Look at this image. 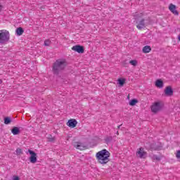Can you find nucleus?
I'll list each match as a JSON object with an SVG mask.
<instances>
[{"mask_svg":"<svg viewBox=\"0 0 180 180\" xmlns=\"http://www.w3.org/2000/svg\"><path fill=\"white\" fill-rule=\"evenodd\" d=\"M129 64H131V65H134V67H136V65H137V60H130Z\"/></svg>","mask_w":180,"mask_h":180,"instance_id":"5701e85b","label":"nucleus"},{"mask_svg":"<svg viewBox=\"0 0 180 180\" xmlns=\"http://www.w3.org/2000/svg\"><path fill=\"white\" fill-rule=\"evenodd\" d=\"M72 50L76 51V53H79V54H83L85 51V48L81 45H75L72 47Z\"/></svg>","mask_w":180,"mask_h":180,"instance_id":"0eeeda50","label":"nucleus"},{"mask_svg":"<svg viewBox=\"0 0 180 180\" xmlns=\"http://www.w3.org/2000/svg\"><path fill=\"white\" fill-rule=\"evenodd\" d=\"M77 124H78V122L75 119H70L67 122V126L70 127L71 129H74V127H77Z\"/></svg>","mask_w":180,"mask_h":180,"instance_id":"1a4fd4ad","label":"nucleus"},{"mask_svg":"<svg viewBox=\"0 0 180 180\" xmlns=\"http://www.w3.org/2000/svg\"><path fill=\"white\" fill-rule=\"evenodd\" d=\"M12 123V119L10 117H4V124H11Z\"/></svg>","mask_w":180,"mask_h":180,"instance_id":"a211bd4d","label":"nucleus"},{"mask_svg":"<svg viewBox=\"0 0 180 180\" xmlns=\"http://www.w3.org/2000/svg\"><path fill=\"white\" fill-rule=\"evenodd\" d=\"M11 39L9 31L6 30H0V44L8 43Z\"/></svg>","mask_w":180,"mask_h":180,"instance_id":"7ed1b4c3","label":"nucleus"},{"mask_svg":"<svg viewBox=\"0 0 180 180\" xmlns=\"http://www.w3.org/2000/svg\"><path fill=\"white\" fill-rule=\"evenodd\" d=\"M176 157L180 160V150L176 151Z\"/></svg>","mask_w":180,"mask_h":180,"instance_id":"bb28decb","label":"nucleus"},{"mask_svg":"<svg viewBox=\"0 0 180 180\" xmlns=\"http://www.w3.org/2000/svg\"><path fill=\"white\" fill-rule=\"evenodd\" d=\"M74 147L77 148V150H86V146H85L84 143L81 142H75L73 143Z\"/></svg>","mask_w":180,"mask_h":180,"instance_id":"9d476101","label":"nucleus"},{"mask_svg":"<svg viewBox=\"0 0 180 180\" xmlns=\"http://www.w3.org/2000/svg\"><path fill=\"white\" fill-rule=\"evenodd\" d=\"M143 53H147L151 51V46L146 45L142 49Z\"/></svg>","mask_w":180,"mask_h":180,"instance_id":"f3484780","label":"nucleus"},{"mask_svg":"<svg viewBox=\"0 0 180 180\" xmlns=\"http://www.w3.org/2000/svg\"><path fill=\"white\" fill-rule=\"evenodd\" d=\"M96 157L100 164L103 165L108 164L109 162V157H110V153L106 149H103L102 150L98 152L96 154Z\"/></svg>","mask_w":180,"mask_h":180,"instance_id":"f03ea898","label":"nucleus"},{"mask_svg":"<svg viewBox=\"0 0 180 180\" xmlns=\"http://www.w3.org/2000/svg\"><path fill=\"white\" fill-rule=\"evenodd\" d=\"M155 86H157V88H163L164 87V82L162 80H161V79H158L155 81Z\"/></svg>","mask_w":180,"mask_h":180,"instance_id":"4468645a","label":"nucleus"},{"mask_svg":"<svg viewBox=\"0 0 180 180\" xmlns=\"http://www.w3.org/2000/svg\"><path fill=\"white\" fill-rule=\"evenodd\" d=\"M28 153L31 155L30 157V162L32 164H36L37 162V154L30 149L28 150Z\"/></svg>","mask_w":180,"mask_h":180,"instance_id":"423d86ee","label":"nucleus"},{"mask_svg":"<svg viewBox=\"0 0 180 180\" xmlns=\"http://www.w3.org/2000/svg\"><path fill=\"white\" fill-rule=\"evenodd\" d=\"M117 136H119V131H117Z\"/></svg>","mask_w":180,"mask_h":180,"instance_id":"2f4dec72","label":"nucleus"},{"mask_svg":"<svg viewBox=\"0 0 180 180\" xmlns=\"http://www.w3.org/2000/svg\"><path fill=\"white\" fill-rule=\"evenodd\" d=\"M15 32L17 36H22V34L25 33V30H23V28H22L21 27H19L16 29Z\"/></svg>","mask_w":180,"mask_h":180,"instance_id":"dca6fc26","label":"nucleus"},{"mask_svg":"<svg viewBox=\"0 0 180 180\" xmlns=\"http://www.w3.org/2000/svg\"><path fill=\"white\" fill-rule=\"evenodd\" d=\"M139 101L136 98H134L129 101L130 106H135L136 103H138Z\"/></svg>","mask_w":180,"mask_h":180,"instance_id":"aec40b11","label":"nucleus"},{"mask_svg":"<svg viewBox=\"0 0 180 180\" xmlns=\"http://www.w3.org/2000/svg\"><path fill=\"white\" fill-rule=\"evenodd\" d=\"M150 109L153 113H157L158 112H160L161 109H162V105H161V102H155L150 107Z\"/></svg>","mask_w":180,"mask_h":180,"instance_id":"39448f33","label":"nucleus"},{"mask_svg":"<svg viewBox=\"0 0 180 180\" xmlns=\"http://www.w3.org/2000/svg\"><path fill=\"white\" fill-rule=\"evenodd\" d=\"M136 155L139 158H146L147 155V152L144 151V148L143 147H141L138 149L136 152Z\"/></svg>","mask_w":180,"mask_h":180,"instance_id":"6e6552de","label":"nucleus"},{"mask_svg":"<svg viewBox=\"0 0 180 180\" xmlns=\"http://www.w3.org/2000/svg\"><path fill=\"white\" fill-rule=\"evenodd\" d=\"M44 46H50V44H51V41H50V39H46L44 41Z\"/></svg>","mask_w":180,"mask_h":180,"instance_id":"4be33fe9","label":"nucleus"},{"mask_svg":"<svg viewBox=\"0 0 180 180\" xmlns=\"http://www.w3.org/2000/svg\"><path fill=\"white\" fill-rule=\"evenodd\" d=\"M67 67V61L64 59H58L53 63V72L55 75H58L61 71H64Z\"/></svg>","mask_w":180,"mask_h":180,"instance_id":"f257e3e1","label":"nucleus"},{"mask_svg":"<svg viewBox=\"0 0 180 180\" xmlns=\"http://www.w3.org/2000/svg\"><path fill=\"white\" fill-rule=\"evenodd\" d=\"M118 84L120 86H123V85H124V84L126 83V79H122L120 78L118 79Z\"/></svg>","mask_w":180,"mask_h":180,"instance_id":"6ab92c4d","label":"nucleus"},{"mask_svg":"<svg viewBox=\"0 0 180 180\" xmlns=\"http://www.w3.org/2000/svg\"><path fill=\"white\" fill-rule=\"evenodd\" d=\"M49 141H50L51 143H53V141H54V138L52 137L51 135H50V136L48 138Z\"/></svg>","mask_w":180,"mask_h":180,"instance_id":"a878e982","label":"nucleus"},{"mask_svg":"<svg viewBox=\"0 0 180 180\" xmlns=\"http://www.w3.org/2000/svg\"><path fill=\"white\" fill-rule=\"evenodd\" d=\"M153 160H156L157 161H160L161 160V158L157 156V155H153Z\"/></svg>","mask_w":180,"mask_h":180,"instance_id":"393cba45","label":"nucleus"},{"mask_svg":"<svg viewBox=\"0 0 180 180\" xmlns=\"http://www.w3.org/2000/svg\"><path fill=\"white\" fill-rule=\"evenodd\" d=\"M13 180H20V179L18 176H13Z\"/></svg>","mask_w":180,"mask_h":180,"instance_id":"cd10ccee","label":"nucleus"},{"mask_svg":"<svg viewBox=\"0 0 180 180\" xmlns=\"http://www.w3.org/2000/svg\"><path fill=\"white\" fill-rule=\"evenodd\" d=\"M121 126H122V124L117 126V129H120Z\"/></svg>","mask_w":180,"mask_h":180,"instance_id":"c756f323","label":"nucleus"},{"mask_svg":"<svg viewBox=\"0 0 180 180\" xmlns=\"http://www.w3.org/2000/svg\"><path fill=\"white\" fill-rule=\"evenodd\" d=\"M178 39H179V40L180 41V34L179 35Z\"/></svg>","mask_w":180,"mask_h":180,"instance_id":"7c9ffc66","label":"nucleus"},{"mask_svg":"<svg viewBox=\"0 0 180 180\" xmlns=\"http://www.w3.org/2000/svg\"><path fill=\"white\" fill-rule=\"evenodd\" d=\"M123 64H124V67H127V62L126 60L123 62Z\"/></svg>","mask_w":180,"mask_h":180,"instance_id":"c85d7f7f","label":"nucleus"},{"mask_svg":"<svg viewBox=\"0 0 180 180\" xmlns=\"http://www.w3.org/2000/svg\"><path fill=\"white\" fill-rule=\"evenodd\" d=\"M145 22L146 20L144 19H141L140 21H136V27L139 29V30H141V29H144V27H146Z\"/></svg>","mask_w":180,"mask_h":180,"instance_id":"f8f14e48","label":"nucleus"},{"mask_svg":"<svg viewBox=\"0 0 180 180\" xmlns=\"http://www.w3.org/2000/svg\"><path fill=\"white\" fill-rule=\"evenodd\" d=\"M169 9L172 13H174V15H179V13L178 12V11L176 10V6L172 4H170V5L169 6Z\"/></svg>","mask_w":180,"mask_h":180,"instance_id":"ddd939ff","label":"nucleus"},{"mask_svg":"<svg viewBox=\"0 0 180 180\" xmlns=\"http://www.w3.org/2000/svg\"><path fill=\"white\" fill-rule=\"evenodd\" d=\"M145 147L146 150H150V151H160L162 150V144L157 143H146Z\"/></svg>","mask_w":180,"mask_h":180,"instance_id":"20e7f679","label":"nucleus"},{"mask_svg":"<svg viewBox=\"0 0 180 180\" xmlns=\"http://www.w3.org/2000/svg\"><path fill=\"white\" fill-rule=\"evenodd\" d=\"M0 8H2V6L0 4Z\"/></svg>","mask_w":180,"mask_h":180,"instance_id":"473e14b6","label":"nucleus"},{"mask_svg":"<svg viewBox=\"0 0 180 180\" xmlns=\"http://www.w3.org/2000/svg\"><path fill=\"white\" fill-rule=\"evenodd\" d=\"M15 153L17 155H20V153H22V149H20V148H18L15 150Z\"/></svg>","mask_w":180,"mask_h":180,"instance_id":"b1692460","label":"nucleus"},{"mask_svg":"<svg viewBox=\"0 0 180 180\" xmlns=\"http://www.w3.org/2000/svg\"><path fill=\"white\" fill-rule=\"evenodd\" d=\"M11 133L13 134V136H18V134H20V129L18 127H13L11 129Z\"/></svg>","mask_w":180,"mask_h":180,"instance_id":"2eb2a0df","label":"nucleus"},{"mask_svg":"<svg viewBox=\"0 0 180 180\" xmlns=\"http://www.w3.org/2000/svg\"><path fill=\"white\" fill-rule=\"evenodd\" d=\"M165 95L166 96H172L174 95V90L171 86H167L165 89Z\"/></svg>","mask_w":180,"mask_h":180,"instance_id":"9b49d317","label":"nucleus"},{"mask_svg":"<svg viewBox=\"0 0 180 180\" xmlns=\"http://www.w3.org/2000/svg\"><path fill=\"white\" fill-rule=\"evenodd\" d=\"M112 140H113V137L108 136L107 138H105V141L108 144V143H110V141H112Z\"/></svg>","mask_w":180,"mask_h":180,"instance_id":"412c9836","label":"nucleus"}]
</instances>
